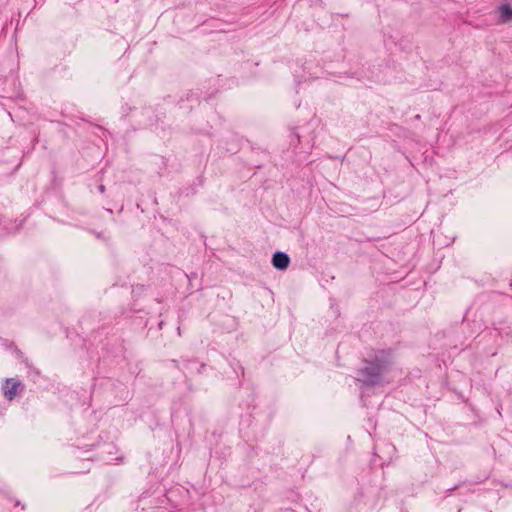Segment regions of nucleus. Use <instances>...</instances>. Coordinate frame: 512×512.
<instances>
[{
  "mask_svg": "<svg viewBox=\"0 0 512 512\" xmlns=\"http://www.w3.org/2000/svg\"><path fill=\"white\" fill-rule=\"evenodd\" d=\"M99 190L103 193L105 191V187L102 185L99 187Z\"/></svg>",
  "mask_w": 512,
  "mask_h": 512,
  "instance_id": "39448f33",
  "label": "nucleus"
},
{
  "mask_svg": "<svg viewBox=\"0 0 512 512\" xmlns=\"http://www.w3.org/2000/svg\"><path fill=\"white\" fill-rule=\"evenodd\" d=\"M24 390V385L15 378H6L2 384V392L5 399L12 401Z\"/></svg>",
  "mask_w": 512,
  "mask_h": 512,
  "instance_id": "f03ea898",
  "label": "nucleus"
},
{
  "mask_svg": "<svg viewBox=\"0 0 512 512\" xmlns=\"http://www.w3.org/2000/svg\"><path fill=\"white\" fill-rule=\"evenodd\" d=\"M382 367L379 362H366L360 369L357 380L364 385H375L380 379Z\"/></svg>",
  "mask_w": 512,
  "mask_h": 512,
  "instance_id": "f257e3e1",
  "label": "nucleus"
},
{
  "mask_svg": "<svg viewBox=\"0 0 512 512\" xmlns=\"http://www.w3.org/2000/svg\"><path fill=\"white\" fill-rule=\"evenodd\" d=\"M500 20L505 23L512 20V8L508 4L499 7Z\"/></svg>",
  "mask_w": 512,
  "mask_h": 512,
  "instance_id": "20e7f679",
  "label": "nucleus"
},
{
  "mask_svg": "<svg viewBox=\"0 0 512 512\" xmlns=\"http://www.w3.org/2000/svg\"><path fill=\"white\" fill-rule=\"evenodd\" d=\"M290 263L289 256L284 252H276L272 257V264L278 270H285Z\"/></svg>",
  "mask_w": 512,
  "mask_h": 512,
  "instance_id": "7ed1b4c3",
  "label": "nucleus"
}]
</instances>
